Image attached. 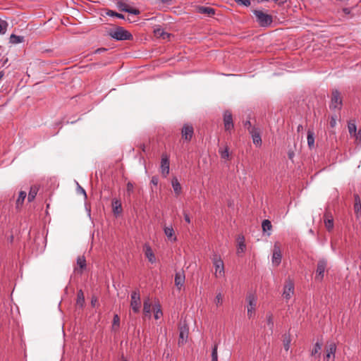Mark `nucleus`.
Here are the masks:
<instances>
[{"label": "nucleus", "mask_w": 361, "mask_h": 361, "mask_svg": "<svg viewBox=\"0 0 361 361\" xmlns=\"http://www.w3.org/2000/svg\"><path fill=\"white\" fill-rule=\"evenodd\" d=\"M274 1H276V2H278V1H279V0H274ZM286 1H287V0H281V2H279V3H278V4H279V6H282V5H283Z\"/></svg>", "instance_id": "nucleus-55"}, {"label": "nucleus", "mask_w": 361, "mask_h": 361, "mask_svg": "<svg viewBox=\"0 0 361 361\" xmlns=\"http://www.w3.org/2000/svg\"><path fill=\"white\" fill-rule=\"evenodd\" d=\"M4 73L3 71H0V80L2 79V78L4 77Z\"/></svg>", "instance_id": "nucleus-61"}, {"label": "nucleus", "mask_w": 361, "mask_h": 361, "mask_svg": "<svg viewBox=\"0 0 361 361\" xmlns=\"http://www.w3.org/2000/svg\"><path fill=\"white\" fill-rule=\"evenodd\" d=\"M330 125L331 127H334L336 125V119L334 118H331V120L330 121Z\"/></svg>", "instance_id": "nucleus-53"}, {"label": "nucleus", "mask_w": 361, "mask_h": 361, "mask_svg": "<svg viewBox=\"0 0 361 361\" xmlns=\"http://www.w3.org/2000/svg\"><path fill=\"white\" fill-rule=\"evenodd\" d=\"M194 134V128L191 124L185 123L183 125L182 129H181V135L182 138L189 142L191 140L192 136Z\"/></svg>", "instance_id": "nucleus-8"}, {"label": "nucleus", "mask_w": 361, "mask_h": 361, "mask_svg": "<svg viewBox=\"0 0 361 361\" xmlns=\"http://www.w3.org/2000/svg\"><path fill=\"white\" fill-rule=\"evenodd\" d=\"M106 14L108 16H116L118 18H121V19H123L124 18V16L123 14H121V13H116L115 11H109Z\"/></svg>", "instance_id": "nucleus-45"}, {"label": "nucleus", "mask_w": 361, "mask_h": 361, "mask_svg": "<svg viewBox=\"0 0 361 361\" xmlns=\"http://www.w3.org/2000/svg\"><path fill=\"white\" fill-rule=\"evenodd\" d=\"M260 133V130L256 127L251 128L250 130V134L252 135L253 143L257 146H261L262 145Z\"/></svg>", "instance_id": "nucleus-13"}, {"label": "nucleus", "mask_w": 361, "mask_h": 361, "mask_svg": "<svg viewBox=\"0 0 361 361\" xmlns=\"http://www.w3.org/2000/svg\"><path fill=\"white\" fill-rule=\"evenodd\" d=\"M110 36L116 40H131L133 37L130 32L123 27H117L114 30L110 32Z\"/></svg>", "instance_id": "nucleus-2"}, {"label": "nucleus", "mask_w": 361, "mask_h": 361, "mask_svg": "<svg viewBox=\"0 0 361 361\" xmlns=\"http://www.w3.org/2000/svg\"><path fill=\"white\" fill-rule=\"evenodd\" d=\"M245 237L243 235H238L237 238L238 247H237V254L240 255L241 253L245 252L246 250V245L245 243Z\"/></svg>", "instance_id": "nucleus-18"}, {"label": "nucleus", "mask_w": 361, "mask_h": 361, "mask_svg": "<svg viewBox=\"0 0 361 361\" xmlns=\"http://www.w3.org/2000/svg\"><path fill=\"white\" fill-rule=\"evenodd\" d=\"M214 302L216 306L221 305L223 303V295L221 293H218L215 298Z\"/></svg>", "instance_id": "nucleus-43"}, {"label": "nucleus", "mask_w": 361, "mask_h": 361, "mask_svg": "<svg viewBox=\"0 0 361 361\" xmlns=\"http://www.w3.org/2000/svg\"><path fill=\"white\" fill-rule=\"evenodd\" d=\"M8 23L5 20H0V35L6 33L8 27Z\"/></svg>", "instance_id": "nucleus-39"}, {"label": "nucleus", "mask_w": 361, "mask_h": 361, "mask_svg": "<svg viewBox=\"0 0 361 361\" xmlns=\"http://www.w3.org/2000/svg\"><path fill=\"white\" fill-rule=\"evenodd\" d=\"M161 173L164 178L169 173V158L166 154L161 155Z\"/></svg>", "instance_id": "nucleus-11"}, {"label": "nucleus", "mask_w": 361, "mask_h": 361, "mask_svg": "<svg viewBox=\"0 0 361 361\" xmlns=\"http://www.w3.org/2000/svg\"><path fill=\"white\" fill-rule=\"evenodd\" d=\"M356 138L361 142V128L359 130L357 134H356Z\"/></svg>", "instance_id": "nucleus-52"}, {"label": "nucleus", "mask_w": 361, "mask_h": 361, "mask_svg": "<svg viewBox=\"0 0 361 361\" xmlns=\"http://www.w3.org/2000/svg\"><path fill=\"white\" fill-rule=\"evenodd\" d=\"M162 4H167L171 1L172 0H159Z\"/></svg>", "instance_id": "nucleus-59"}, {"label": "nucleus", "mask_w": 361, "mask_h": 361, "mask_svg": "<svg viewBox=\"0 0 361 361\" xmlns=\"http://www.w3.org/2000/svg\"><path fill=\"white\" fill-rule=\"evenodd\" d=\"M293 293L294 283L291 280L288 279V281H286V284L284 286L283 295L287 300H288L290 299V296L293 294Z\"/></svg>", "instance_id": "nucleus-14"}, {"label": "nucleus", "mask_w": 361, "mask_h": 361, "mask_svg": "<svg viewBox=\"0 0 361 361\" xmlns=\"http://www.w3.org/2000/svg\"><path fill=\"white\" fill-rule=\"evenodd\" d=\"M141 300L139 290H135L130 295V308L134 313H138L140 311Z\"/></svg>", "instance_id": "nucleus-3"}, {"label": "nucleus", "mask_w": 361, "mask_h": 361, "mask_svg": "<svg viewBox=\"0 0 361 361\" xmlns=\"http://www.w3.org/2000/svg\"><path fill=\"white\" fill-rule=\"evenodd\" d=\"M151 307H152V302L150 301V299L147 298L144 300L143 302V314L145 317H151Z\"/></svg>", "instance_id": "nucleus-22"}, {"label": "nucleus", "mask_w": 361, "mask_h": 361, "mask_svg": "<svg viewBox=\"0 0 361 361\" xmlns=\"http://www.w3.org/2000/svg\"><path fill=\"white\" fill-rule=\"evenodd\" d=\"M212 262L215 267V276L216 277L223 276L224 274V265L221 257L216 254L214 255Z\"/></svg>", "instance_id": "nucleus-5"}, {"label": "nucleus", "mask_w": 361, "mask_h": 361, "mask_svg": "<svg viewBox=\"0 0 361 361\" xmlns=\"http://www.w3.org/2000/svg\"><path fill=\"white\" fill-rule=\"evenodd\" d=\"M342 98L338 90H334L331 93L330 108L340 109L342 106Z\"/></svg>", "instance_id": "nucleus-6"}, {"label": "nucleus", "mask_w": 361, "mask_h": 361, "mask_svg": "<svg viewBox=\"0 0 361 361\" xmlns=\"http://www.w3.org/2000/svg\"><path fill=\"white\" fill-rule=\"evenodd\" d=\"M322 343L319 342H317L311 352L312 356H314L318 354V356H320L319 351L322 349Z\"/></svg>", "instance_id": "nucleus-32"}, {"label": "nucleus", "mask_w": 361, "mask_h": 361, "mask_svg": "<svg viewBox=\"0 0 361 361\" xmlns=\"http://www.w3.org/2000/svg\"><path fill=\"white\" fill-rule=\"evenodd\" d=\"M290 336H285L283 339V347L284 349L288 351L290 348Z\"/></svg>", "instance_id": "nucleus-42"}, {"label": "nucleus", "mask_w": 361, "mask_h": 361, "mask_svg": "<svg viewBox=\"0 0 361 361\" xmlns=\"http://www.w3.org/2000/svg\"><path fill=\"white\" fill-rule=\"evenodd\" d=\"M97 299L96 298H92L91 300V304L92 306L95 305V303L97 302Z\"/></svg>", "instance_id": "nucleus-56"}, {"label": "nucleus", "mask_w": 361, "mask_h": 361, "mask_svg": "<svg viewBox=\"0 0 361 361\" xmlns=\"http://www.w3.org/2000/svg\"><path fill=\"white\" fill-rule=\"evenodd\" d=\"M122 8H129L126 4H123V5L121 6V9L122 10Z\"/></svg>", "instance_id": "nucleus-60"}, {"label": "nucleus", "mask_w": 361, "mask_h": 361, "mask_svg": "<svg viewBox=\"0 0 361 361\" xmlns=\"http://www.w3.org/2000/svg\"><path fill=\"white\" fill-rule=\"evenodd\" d=\"M234 1L239 5H243L245 6H249L250 5V0H234Z\"/></svg>", "instance_id": "nucleus-46"}, {"label": "nucleus", "mask_w": 361, "mask_h": 361, "mask_svg": "<svg viewBox=\"0 0 361 361\" xmlns=\"http://www.w3.org/2000/svg\"><path fill=\"white\" fill-rule=\"evenodd\" d=\"M77 265L79 267L80 270L75 268V271L82 274V270L86 268V259L84 256H79L77 258Z\"/></svg>", "instance_id": "nucleus-24"}, {"label": "nucleus", "mask_w": 361, "mask_h": 361, "mask_svg": "<svg viewBox=\"0 0 361 361\" xmlns=\"http://www.w3.org/2000/svg\"><path fill=\"white\" fill-rule=\"evenodd\" d=\"M217 350H218V344L214 343L212 350V361H218V354H217Z\"/></svg>", "instance_id": "nucleus-37"}, {"label": "nucleus", "mask_w": 361, "mask_h": 361, "mask_svg": "<svg viewBox=\"0 0 361 361\" xmlns=\"http://www.w3.org/2000/svg\"><path fill=\"white\" fill-rule=\"evenodd\" d=\"M134 190V185L131 182H128L126 185V193L128 196H130V195L133 192Z\"/></svg>", "instance_id": "nucleus-41"}, {"label": "nucleus", "mask_w": 361, "mask_h": 361, "mask_svg": "<svg viewBox=\"0 0 361 361\" xmlns=\"http://www.w3.org/2000/svg\"><path fill=\"white\" fill-rule=\"evenodd\" d=\"M158 183H159L158 177L152 176V178L151 179V183L156 186L158 185Z\"/></svg>", "instance_id": "nucleus-48"}, {"label": "nucleus", "mask_w": 361, "mask_h": 361, "mask_svg": "<svg viewBox=\"0 0 361 361\" xmlns=\"http://www.w3.org/2000/svg\"><path fill=\"white\" fill-rule=\"evenodd\" d=\"M244 126H245V128H247L248 129V130H249V131H250V130L251 129V128H252V125H251V123H250V121H245V123H244Z\"/></svg>", "instance_id": "nucleus-51"}, {"label": "nucleus", "mask_w": 361, "mask_h": 361, "mask_svg": "<svg viewBox=\"0 0 361 361\" xmlns=\"http://www.w3.org/2000/svg\"><path fill=\"white\" fill-rule=\"evenodd\" d=\"M298 132H300L303 130V126L302 125H299L297 128Z\"/></svg>", "instance_id": "nucleus-58"}, {"label": "nucleus", "mask_w": 361, "mask_h": 361, "mask_svg": "<svg viewBox=\"0 0 361 361\" xmlns=\"http://www.w3.org/2000/svg\"><path fill=\"white\" fill-rule=\"evenodd\" d=\"M175 285L180 290L185 282V274L183 271L177 272L175 275Z\"/></svg>", "instance_id": "nucleus-19"}, {"label": "nucleus", "mask_w": 361, "mask_h": 361, "mask_svg": "<svg viewBox=\"0 0 361 361\" xmlns=\"http://www.w3.org/2000/svg\"><path fill=\"white\" fill-rule=\"evenodd\" d=\"M38 190H39V188L37 185H32L30 187V192H29V194L27 196L28 202H31L35 200V198L38 192Z\"/></svg>", "instance_id": "nucleus-26"}, {"label": "nucleus", "mask_w": 361, "mask_h": 361, "mask_svg": "<svg viewBox=\"0 0 361 361\" xmlns=\"http://www.w3.org/2000/svg\"><path fill=\"white\" fill-rule=\"evenodd\" d=\"M354 212L357 219L361 217V201L357 194L354 195Z\"/></svg>", "instance_id": "nucleus-17"}, {"label": "nucleus", "mask_w": 361, "mask_h": 361, "mask_svg": "<svg viewBox=\"0 0 361 361\" xmlns=\"http://www.w3.org/2000/svg\"><path fill=\"white\" fill-rule=\"evenodd\" d=\"M348 128L351 135L356 136L357 127L355 122H348Z\"/></svg>", "instance_id": "nucleus-34"}, {"label": "nucleus", "mask_w": 361, "mask_h": 361, "mask_svg": "<svg viewBox=\"0 0 361 361\" xmlns=\"http://www.w3.org/2000/svg\"><path fill=\"white\" fill-rule=\"evenodd\" d=\"M262 228L264 232L271 231L272 229V225L269 220L265 219L262 221Z\"/></svg>", "instance_id": "nucleus-33"}, {"label": "nucleus", "mask_w": 361, "mask_h": 361, "mask_svg": "<svg viewBox=\"0 0 361 361\" xmlns=\"http://www.w3.org/2000/svg\"><path fill=\"white\" fill-rule=\"evenodd\" d=\"M326 355L324 357L325 361H329L332 358L333 361L335 359V353L336 351V344L333 341L327 342L325 346Z\"/></svg>", "instance_id": "nucleus-7"}, {"label": "nucleus", "mask_w": 361, "mask_h": 361, "mask_svg": "<svg viewBox=\"0 0 361 361\" xmlns=\"http://www.w3.org/2000/svg\"><path fill=\"white\" fill-rule=\"evenodd\" d=\"M267 326H269V329L272 331L274 328V319L271 313H269L267 314Z\"/></svg>", "instance_id": "nucleus-38"}, {"label": "nucleus", "mask_w": 361, "mask_h": 361, "mask_svg": "<svg viewBox=\"0 0 361 361\" xmlns=\"http://www.w3.org/2000/svg\"><path fill=\"white\" fill-rule=\"evenodd\" d=\"M197 11L198 13L207 15L208 16H212L215 14V9L212 7L199 6L197 7Z\"/></svg>", "instance_id": "nucleus-21"}, {"label": "nucleus", "mask_w": 361, "mask_h": 361, "mask_svg": "<svg viewBox=\"0 0 361 361\" xmlns=\"http://www.w3.org/2000/svg\"><path fill=\"white\" fill-rule=\"evenodd\" d=\"M307 145L310 149H312L314 147V132L312 130L309 129L307 130Z\"/></svg>", "instance_id": "nucleus-28"}, {"label": "nucleus", "mask_w": 361, "mask_h": 361, "mask_svg": "<svg viewBox=\"0 0 361 361\" xmlns=\"http://www.w3.org/2000/svg\"><path fill=\"white\" fill-rule=\"evenodd\" d=\"M247 300L249 302V305L247 307V315L249 317H251L252 315V313L255 310L256 301H255V297L252 295H250L247 297Z\"/></svg>", "instance_id": "nucleus-20"}, {"label": "nucleus", "mask_w": 361, "mask_h": 361, "mask_svg": "<svg viewBox=\"0 0 361 361\" xmlns=\"http://www.w3.org/2000/svg\"><path fill=\"white\" fill-rule=\"evenodd\" d=\"M78 188L79 190H80V192L85 195V197H87V195H86V192L85 190L82 188L80 187V185L78 186Z\"/></svg>", "instance_id": "nucleus-54"}, {"label": "nucleus", "mask_w": 361, "mask_h": 361, "mask_svg": "<svg viewBox=\"0 0 361 361\" xmlns=\"http://www.w3.org/2000/svg\"><path fill=\"white\" fill-rule=\"evenodd\" d=\"M154 33L157 36L161 37L163 39H166L169 37V34L167 32H165L162 29L157 28L154 30Z\"/></svg>", "instance_id": "nucleus-36"}, {"label": "nucleus", "mask_w": 361, "mask_h": 361, "mask_svg": "<svg viewBox=\"0 0 361 361\" xmlns=\"http://www.w3.org/2000/svg\"><path fill=\"white\" fill-rule=\"evenodd\" d=\"M26 196H27V194L25 191H20L19 192L18 197L16 200V209H19L22 207Z\"/></svg>", "instance_id": "nucleus-27"}, {"label": "nucleus", "mask_w": 361, "mask_h": 361, "mask_svg": "<svg viewBox=\"0 0 361 361\" xmlns=\"http://www.w3.org/2000/svg\"><path fill=\"white\" fill-rule=\"evenodd\" d=\"M120 324V318L118 314H115L113 319V326H118Z\"/></svg>", "instance_id": "nucleus-47"}, {"label": "nucleus", "mask_w": 361, "mask_h": 361, "mask_svg": "<svg viewBox=\"0 0 361 361\" xmlns=\"http://www.w3.org/2000/svg\"><path fill=\"white\" fill-rule=\"evenodd\" d=\"M189 329L187 324H183L179 326L178 345H183L188 339Z\"/></svg>", "instance_id": "nucleus-12"}, {"label": "nucleus", "mask_w": 361, "mask_h": 361, "mask_svg": "<svg viewBox=\"0 0 361 361\" xmlns=\"http://www.w3.org/2000/svg\"><path fill=\"white\" fill-rule=\"evenodd\" d=\"M123 11L134 14V15H138L140 14V11L136 8H122Z\"/></svg>", "instance_id": "nucleus-44"}, {"label": "nucleus", "mask_w": 361, "mask_h": 361, "mask_svg": "<svg viewBox=\"0 0 361 361\" xmlns=\"http://www.w3.org/2000/svg\"><path fill=\"white\" fill-rule=\"evenodd\" d=\"M294 157V152H288V158L290 159H292Z\"/></svg>", "instance_id": "nucleus-57"}, {"label": "nucleus", "mask_w": 361, "mask_h": 361, "mask_svg": "<svg viewBox=\"0 0 361 361\" xmlns=\"http://www.w3.org/2000/svg\"><path fill=\"white\" fill-rule=\"evenodd\" d=\"M281 246L279 243H275L274 245V250H273V255H272V263L275 266H279L280 263L281 262Z\"/></svg>", "instance_id": "nucleus-9"}, {"label": "nucleus", "mask_w": 361, "mask_h": 361, "mask_svg": "<svg viewBox=\"0 0 361 361\" xmlns=\"http://www.w3.org/2000/svg\"><path fill=\"white\" fill-rule=\"evenodd\" d=\"M344 11H345V13H347V12H348V8H345V9H344Z\"/></svg>", "instance_id": "nucleus-62"}, {"label": "nucleus", "mask_w": 361, "mask_h": 361, "mask_svg": "<svg viewBox=\"0 0 361 361\" xmlns=\"http://www.w3.org/2000/svg\"><path fill=\"white\" fill-rule=\"evenodd\" d=\"M324 225L329 231L334 228V219L331 214L326 211L324 214Z\"/></svg>", "instance_id": "nucleus-16"}, {"label": "nucleus", "mask_w": 361, "mask_h": 361, "mask_svg": "<svg viewBox=\"0 0 361 361\" xmlns=\"http://www.w3.org/2000/svg\"><path fill=\"white\" fill-rule=\"evenodd\" d=\"M327 267V260L324 258L320 259L317 265L315 280L322 281L324 276V272Z\"/></svg>", "instance_id": "nucleus-4"}, {"label": "nucleus", "mask_w": 361, "mask_h": 361, "mask_svg": "<svg viewBox=\"0 0 361 361\" xmlns=\"http://www.w3.org/2000/svg\"><path fill=\"white\" fill-rule=\"evenodd\" d=\"M107 49L106 48H99L94 51L95 54H101L102 52L106 51Z\"/></svg>", "instance_id": "nucleus-50"}, {"label": "nucleus", "mask_w": 361, "mask_h": 361, "mask_svg": "<svg viewBox=\"0 0 361 361\" xmlns=\"http://www.w3.org/2000/svg\"><path fill=\"white\" fill-rule=\"evenodd\" d=\"M183 215H184V219H185V221L187 223L190 224V216H189L188 214V213H186L185 212H184Z\"/></svg>", "instance_id": "nucleus-49"}, {"label": "nucleus", "mask_w": 361, "mask_h": 361, "mask_svg": "<svg viewBox=\"0 0 361 361\" xmlns=\"http://www.w3.org/2000/svg\"><path fill=\"white\" fill-rule=\"evenodd\" d=\"M253 13L256 17L257 22L261 27H268L272 24V16L259 10H254Z\"/></svg>", "instance_id": "nucleus-1"}, {"label": "nucleus", "mask_w": 361, "mask_h": 361, "mask_svg": "<svg viewBox=\"0 0 361 361\" xmlns=\"http://www.w3.org/2000/svg\"><path fill=\"white\" fill-rule=\"evenodd\" d=\"M360 259H361V253H360Z\"/></svg>", "instance_id": "nucleus-63"}, {"label": "nucleus", "mask_w": 361, "mask_h": 361, "mask_svg": "<svg viewBox=\"0 0 361 361\" xmlns=\"http://www.w3.org/2000/svg\"><path fill=\"white\" fill-rule=\"evenodd\" d=\"M219 152L221 155V159H228L229 158V152L228 147H226L224 149H219Z\"/></svg>", "instance_id": "nucleus-40"}, {"label": "nucleus", "mask_w": 361, "mask_h": 361, "mask_svg": "<svg viewBox=\"0 0 361 361\" xmlns=\"http://www.w3.org/2000/svg\"><path fill=\"white\" fill-rule=\"evenodd\" d=\"M123 361H127L126 360H123Z\"/></svg>", "instance_id": "nucleus-64"}, {"label": "nucleus", "mask_w": 361, "mask_h": 361, "mask_svg": "<svg viewBox=\"0 0 361 361\" xmlns=\"http://www.w3.org/2000/svg\"><path fill=\"white\" fill-rule=\"evenodd\" d=\"M224 124L226 131H230L234 127L233 122V116L229 110H226L224 113Z\"/></svg>", "instance_id": "nucleus-10"}, {"label": "nucleus", "mask_w": 361, "mask_h": 361, "mask_svg": "<svg viewBox=\"0 0 361 361\" xmlns=\"http://www.w3.org/2000/svg\"><path fill=\"white\" fill-rule=\"evenodd\" d=\"M164 231L165 235L167 236L169 239H171L173 241H176L177 238L175 236V232L172 226L168 227L165 226L164 228Z\"/></svg>", "instance_id": "nucleus-25"}, {"label": "nucleus", "mask_w": 361, "mask_h": 361, "mask_svg": "<svg viewBox=\"0 0 361 361\" xmlns=\"http://www.w3.org/2000/svg\"><path fill=\"white\" fill-rule=\"evenodd\" d=\"M23 41H24V37L23 36H18L14 34H12L9 38L10 43L14 44L21 43Z\"/></svg>", "instance_id": "nucleus-30"}, {"label": "nucleus", "mask_w": 361, "mask_h": 361, "mask_svg": "<svg viewBox=\"0 0 361 361\" xmlns=\"http://www.w3.org/2000/svg\"><path fill=\"white\" fill-rule=\"evenodd\" d=\"M85 304V296L82 290H79L77 293L76 305L82 307Z\"/></svg>", "instance_id": "nucleus-29"}, {"label": "nucleus", "mask_w": 361, "mask_h": 361, "mask_svg": "<svg viewBox=\"0 0 361 361\" xmlns=\"http://www.w3.org/2000/svg\"><path fill=\"white\" fill-rule=\"evenodd\" d=\"M144 252L145 257L147 258L149 262L153 264L156 262L155 255L149 244H145Z\"/></svg>", "instance_id": "nucleus-15"}, {"label": "nucleus", "mask_w": 361, "mask_h": 361, "mask_svg": "<svg viewBox=\"0 0 361 361\" xmlns=\"http://www.w3.org/2000/svg\"><path fill=\"white\" fill-rule=\"evenodd\" d=\"M112 208L114 214H120L123 211L121 201L117 199H113Z\"/></svg>", "instance_id": "nucleus-23"}, {"label": "nucleus", "mask_w": 361, "mask_h": 361, "mask_svg": "<svg viewBox=\"0 0 361 361\" xmlns=\"http://www.w3.org/2000/svg\"><path fill=\"white\" fill-rule=\"evenodd\" d=\"M154 312V317L155 319H159L163 315V313H162V311L161 309V305L159 304L155 305Z\"/></svg>", "instance_id": "nucleus-35"}, {"label": "nucleus", "mask_w": 361, "mask_h": 361, "mask_svg": "<svg viewBox=\"0 0 361 361\" xmlns=\"http://www.w3.org/2000/svg\"><path fill=\"white\" fill-rule=\"evenodd\" d=\"M172 186H173L174 192L177 195H178L181 192V185L177 178H173L172 180Z\"/></svg>", "instance_id": "nucleus-31"}]
</instances>
